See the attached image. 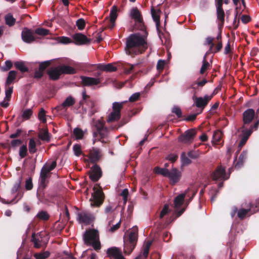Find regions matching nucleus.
Returning <instances> with one entry per match:
<instances>
[{
	"label": "nucleus",
	"mask_w": 259,
	"mask_h": 259,
	"mask_svg": "<svg viewBox=\"0 0 259 259\" xmlns=\"http://www.w3.org/2000/svg\"><path fill=\"white\" fill-rule=\"evenodd\" d=\"M94 192L92 194L91 205L93 206L100 207L103 203L105 199V195L101 187L97 189L96 186L93 188Z\"/></svg>",
	"instance_id": "7ed1b4c3"
},
{
	"label": "nucleus",
	"mask_w": 259,
	"mask_h": 259,
	"mask_svg": "<svg viewBox=\"0 0 259 259\" xmlns=\"http://www.w3.org/2000/svg\"><path fill=\"white\" fill-rule=\"evenodd\" d=\"M181 177V172L178 169L173 168L170 170H168L166 177L169 179L171 185H175L180 181Z\"/></svg>",
	"instance_id": "1a4fd4ad"
},
{
	"label": "nucleus",
	"mask_w": 259,
	"mask_h": 259,
	"mask_svg": "<svg viewBox=\"0 0 259 259\" xmlns=\"http://www.w3.org/2000/svg\"><path fill=\"white\" fill-rule=\"evenodd\" d=\"M34 34V30L27 27H24L21 32L22 39L25 43H32L36 39Z\"/></svg>",
	"instance_id": "0eeeda50"
},
{
	"label": "nucleus",
	"mask_w": 259,
	"mask_h": 259,
	"mask_svg": "<svg viewBox=\"0 0 259 259\" xmlns=\"http://www.w3.org/2000/svg\"><path fill=\"white\" fill-rule=\"evenodd\" d=\"M117 7L116 6H113L111 10L110 11V25L109 26V28L110 29H112L115 25V22L117 18Z\"/></svg>",
	"instance_id": "a878e982"
},
{
	"label": "nucleus",
	"mask_w": 259,
	"mask_h": 259,
	"mask_svg": "<svg viewBox=\"0 0 259 259\" xmlns=\"http://www.w3.org/2000/svg\"><path fill=\"white\" fill-rule=\"evenodd\" d=\"M99 238V232L95 229H89L85 231L83 235V240L85 244L90 245L92 242Z\"/></svg>",
	"instance_id": "423d86ee"
},
{
	"label": "nucleus",
	"mask_w": 259,
	"mask_h": 259,
	"mask_svg": "<svg viewBox=\"0 0 259 259\" xmlns=\"http://www.w3.org/2000/svg\"><path fill=\"white\" fill-rule=\"evenodd\" d=\"M181 159L183 165H188L191 163V160L186 156L184 152L182 153Z\"/></svg>",
	"instance_id": "13d9d810"
},
{
	"label": "nucleus",
	"mask_w": 259,
	"mask_h": 259,
	"mask_svg": "<svg viewBox=\"0 0 259 259\" xmlns=\"http://www.w3.org/2000/svg\"><path fill=\"white\" fill-rule=\"evenodd\" d=\"M76 25L79 30H83L85 26V22L83 19L80 18L76 21Z\"/></svg>",
	"instance_id": "5fc2aeb1"
},
{
	"label": "nucleus",
	"mask_w": 259,
	"mask_h": 259,
	"mask_svg": "<svg viewBox=\"0 0 259 259\" xmlns=\"http://www.w3.org/2000/svg\"><path fill=\"white\" fill-rule=\"evenodd\" d=\"M211 177L213 180H225L228 179V178L226 177L225 168L222 166H219L217 167L211 175Z\"/></svg>",
	"instance_id": "dca6fc26"
},
{
	"label": "nucleus",
	"mask_w": 259,
	"mask_h": 259,
	"mask_svg": "<svg viewBox=\"0 0 259 259\" xmlns=\"http://www.w3.org/2000/svg\"><path fill=\"white\" fill-rule=\"evenodd\" d=\"M247 152L246 151H243L239 156L238 160L235 165V168L236 169H239L241 168L243 166L245 160L247 159Z\"/></svg>",
	"instance_id": "cd10ccee"
},
{
	"label": "nucleus",
	"mask_w": 259,
	"mask_h": 259,
	"mask_svg": "<svg viewBox=\"0 0 259 259\" xmlns=\"http://www.w3.org/2000/svg\"><path fill=\"white\" fill-rule=\"evenodd\" d=\"M131 16L135 21V27L137 29L141 31L146 30L142 16L137 8H133L131 10Z\"/></svg>",
	"instance_id": "20e7f679"
},
{
	"label": "nucleus",
	"mask_w": 259,
	"mask_h": 259,
	"mask_svg": "<svg viewBox=\"0 0 259 259\" xmlns=\"http://www.w3.org/2000/svg\"><path fill=\"white\" fill-rule=\"evenodd\" d=\"M135 66V65L127 63L124 67V70L126 74L131 73L132 72Z\"/></svg>",
	"instance_id": "338daca9"
},
{
	"label": "nucleus",
	"mask_w": 259,
	"mask_h": 259,
	"mask_svg": "<svg viewBox=\"0 0 259 259\" xmlns=\"http://www.w3.org/2000/svg\"><path fill=\"white\" fill-rule=\"evenodd\" d=\"M222 133L220 131L215 132L213 135V140L217 143L220 142L222 137Z\"/></svg>",
	"instance_id": "680f3d73"
},
{
	"label": "nucleus",
	"mask_w": 259,
	"mask_h": 259,
	"mask_svg": "<svg viewBox=\"0 0 259 259\" xmlns=\"http://www.w3.org/2000/svg\"><path fill=\"white\" fill-rule=\"evenodd\" d=\"M212 96L205 95L204 98L202 97H196L194 96L193 99L194 101L195 106L201 108L202 111L204 107L207 105L208 102L211 99Z\"/></svg>",
	"instance_id": "ddd939ff"
},
{
	"label": "nucleus",
	"mask_w": 259,
	"mask_h": 259,
	"mask_svg": "<svg viewBox=\"0 0 259 259\" xmlns=\"http://www.w3.org/2000/svg\"><path fill=\"white\" fill-rule=\"evenodd\" d=\"M168 170L167 168H160L158 166H156L154 168V172L155 174L161 175L165 177H167Z\"/></svg>",
	"instance_id": "4c0bfd02"
},
{
	"label": "nucleus",
	"mask_w": 259,
	"mask_h": 259,
	"mask_svg": "<svg viewBox=\"0 0 259 259\" xmlns=\"http://www.w3.org/2000/svg\"><path fill=\"white\" fill-rule=\"evenodd\" d=\"M123 103L114 102L113 103V111L120 113L121 109L123 107Z\"/></svg>",
	"instance_id": "c03bdc74"
},
{
	"label": "nucleus",
	"mask_w": 259,
	"mask_h": 259,
	"mask_svg": "<svg viewBox=\"0 0 259 259\" xmlns=\"http://www.w3.org/2000/svg\"><path fill=\"white\" fill-rule=\"evenodd\" d=\"M14 66L17 69L22 73L28 71V68L25 65L24 62L16 61L14 63Z\"/></svg>",
	"instance_id": "2f4dec72"
},
{
	"label": "nucleus",
	"mask_w": 259,
	"mask_h": 259,
	"mask_svg": "<svg viewBox=\"0 0 259 259\" xmlns=\"http://www.w3.org/2000/svg\"><path fill=\"white\" fill-rule=\"evenodd\" d=\"M21 188V182L19 181L15 183L12 189V193L14 194L17 192L20 191Z\"/></svg>",
	"instance_id": "69168bd1"
},
{
	"label": "nucleus",
	"mask_w": 259,
	"mask_h": 259,
	"mask_svg": "<svg viewBox=\"0 0 259 259\" xmlns=\"http://www.w3.org/2000/svg\"><path fill=\"white\" fill-rule=\"evenodd\" d=\"M38 138L42 141H45L48 142L50 141V136L47 129H41L38 133Z\"/></svg>",
	"instance_id": "c756f323"
},
{
	"label": "nucleus",
	"mask_w": 259,
	"mask_h": 259,
	"mask_svg": "<svg viewBox=\"0 0 259 259\" xmlns=\"http://www.w3.org/2000/svg\"><path fill=\"white\" fill-rule=\"evenodd\" d=\"M5 20L6 25L9 27L14 26L16 22V19L11 13H9L5 16Z\"/></svg>",
	"instance_id": "473e14b6"
},
{
	"label": "nucleus",
	"mask_w": 259,
	"mask_h": 259,
	"mask_svg": "<svg viewBox=\"0 0 259 259\" xmlns=\"http://www.w3.org/2000/svg\"><path fill=\"white\" fill-rule=\"evenodd\" d=\"M13 67V63L10 60H7L5 62V65L1 67V71L6 72L11 69Z\"/></svg>",
	"instance_id": "37998d69"
},
{
	"label": "nucleus",
	"mask_w": 259,
	"mask_h": 259,
	"mask_svg": "<svg viewBox=\"0 0 259 259\" xmlns=\"http://www.w3.org/2000/svg\"><path fill=\"white\" fill-rule=\"evenodd\" d=\"M207 56V53H205V55L203 57V59L202 61V65L200 70V73L201 74L204 73L207 70L209 69L211 67L210 64L206 60Z\"/></svg>",
	"instance_id": "7c9ffc66"
},
{
	"label": "nucleus",
	"mask_w": 259,
	"mask_h": 259,
	"mask_svg": "<svg viewBox=\"0 0 259 259\" xmlns=\"http://www.w3.org/2000/svg\"><path fill=\"white\" fill-rule=\"evenodd\" d=\"M143 34L139 33L131 34L126 41V53L132 57L144 53L148 48L147 37L148 32L143 30Z\"/></svg>",
	"instance_id": "f257e3e1"
},
{
	"label": "nucleus",
	"mask_w": 259,
	"mask_h": 259,
	"mask_svg": "<svg viewBox=\"0 0 259 259\" xmlns=\"http://www.w3.org/2000/svg\"><path fill=\"white\" fill-rule=\"evenodd\" d=\"M151 15L153 20L155 21L156 23V26L157 30L159 31V28L160 26V16L159 13L161 12L159 9L157 11L153 7H152L151 9Z\"/></svg>",
	"instance_id": "5701e85b"
},
{
	"label": "nucleus",
	"mask_w": 259,
	"mask_h": 259,
	"mask_svg": "<svg viewBox=\"0 0 259 259\" xmlns=\"http://www.w3.org/2000/svg\"><path fill=\"white\" fill-rule=\"evenodd\" d=\"M50 176L51 175L50 173H48L46 170L41 168L39 178L40 189H45L48 183V179L49 178Z\"/></svg>",
	"instance_id": "6ab92c4d"
},
{
	"label": "nucleus",
	"mask_w": 259,
	"mask_h": 259,
	"mask_svg": "<svg viewBox=\"0 0 259 259\" xmlns=\"http://www.w3.org/2000/svg\"><path fill=\"white\" fill-rule=\"evenodd\" d=\"M169 212L170 210L169 209V206L168 204H165L160 213L159 218L160 219H162L165 215L167 214Z\"/></svg>",
	"instance_id": "3c124183"
},
{
	"label": "nucleus",
	"mask_w": 259,
	"mask_h": 259,
	"mask_svg": "<svg viewBox=\"0 0 259 259\" xmlns=\"http://www.w3.org/2000/svg\"><path fill=\"white\" fill-rule=\"evenodd\" d=\"M90 179L94 182H97L102 176L101 167L97 164H94L89 171Z\"/></svg>",
	"instance_id": "9b49d317"
},
{
	"label": "nucleus",
	"mask_w": 259,
	"mask_h": 259,
	"mask_svg": "<svg viewBox=\"0 0 259 259\" xmlns=\"http://www.w3.org/2000/svg\"><path fill=\"white\" fill-rule=\"evenodd\" d=\"M255 117V111L253 109L249 108L244 111L242 114L243 124L241 128H244L246 125L250 124Z\"/></svg>",
	"instance_id": "9d476101"
},
{
	"label": "nucleus",
	"mask_w": 259,
	"mask_h": 259,
	"mask_svg": "<svg viewBox=\"0 0 259 259\" xmlns=\"http://www.w3.org/2000/svg\"><path fill=\"white\" fill-rule=\"evenodd\" d=\"M81 84L84 87H91L99 84L101 80L98 78H94L85 76H80Z\"/></svg>",
	"instance_id": "4468645a"
},
{
	"label": "nucleus",
	"mask_w": 259,
	"mask_h": 259,
	"mask_svg": "<svg viewBox=\"0 0 259 259\" xmlns=\"http://www.w3.org/2000/svg\"><path fill=\"white\" fill-rule=\"evenodd\" d=\"M59 67L61 74H74L76 72V70L70 66L62 65L59 66Z\"/></svg>",
	"instance_id": "bb28decb"
},
{
	"label": "nucleus",
	"mask_w": 259,
	"mask_h": 259,
	"mask_svg": "<svg viewBox=\"0 0 259 259\" xmlns=\"http://www.w3.org/2000/svg\"><path fill=\"white\" fill-rule=\"evenodd\" d=\"M17 72L14 70H11L9 72L6 84L7 85H10L13 81L16 79Z\"/></svg>",
	"instance_id": "72a5a7b5"
},
{
	"label": "nucleus",
	"mask_w": 259,
	"mask_h": 259,
	"mask_svg": "<svg viewBox=\"0 0 259 259\" xmlns=\"http://www.w3.org/2000/svg\"><path fill=\"white\" fill-rule=\"evenodd\" d=\"M121 116L120 113H118L114 111H112L109 114L107 121L108 122H111L114 121L118 120L120 119Z\"/></svg>",
	"instance_id": "c9c22d12"
},
{
	"label": "nucleus",
	"mask_w": 259,
	"mask_h": 259,
	"mask_svg": "<svg viewBox=\"0 0 259 259\" xmlns=\"http://www.w3.org/2000/svg\"><path fill=\"white\" fill-rule=\"evenodd\" d=\"M171 112L173 113H175L178 118H181L182 117V112L181 109L178 106H175L172 108Z\"/></svg>",
	"instance_id": "6e6d98bb"
},
{
	"label": "nucleus",
	"mask_w": 259,
	"mask_h": 259,
	"mask_svg": "<svg viewBox=\"0 0 259 259\" xmlns=\"http://www.w3.org/2000/svg\"><path fill=\"white\" fill-rule=\"evenodd\" d=\"M95 127L100 137V139L99 140L101 141V139L106 137L108 128L105 126L104 122L101 120H98L96 122ZM102 142H104V141H102Z\"/></svg>",
	"instance_id": "f3484780"
},
{
	"label": "nucleus",
	"mask_w": 259,
	"mask_h": 259,
	"mask_svg": "<svg viewBox=\"0 0 259 259\" xmlns=\"http://www.w3.org/2000/svg\"><path fill=\"white\" fill-rule=\"evenodd\" d=\"M165 63L166 61L165 60L161 59L158 60L156 68L159 72H161L163 70Z\"/></svg>",
	"instance_id": "bf43d9fd"
},
{
	"label": "nucleus",
	"mask_w": 259,
	"mask_h": 259,
	"mask_svg": "<svg viewBox=\"0 0 259 259\" xmlns=\"http://www.w3.org/2000/svg\"><path fill=\"white\" fill-rule=\"evenodd\" d=\"M106 253L108 257L115 259L122 253V251L120 248L114 246L109 248L107 250Z\"/></svg>",
	"instance_id": "4be33fe9"
},
{
	"label": "nucleus",
	"mask_w": 259,
	"mask_h": 259,
	"mask_svg": "<svg viewBox=\"0 0 259 259\" xmlns=\"http://www.w3.org/2000/svg\"><path fill=\"white\" fill-rule=\"evenodd\" d=\"M38 118L42 122L46 123L47 119L46 118V111L43 108H41L38 113Z\"/></svg>",
	"instance_id": "4d7b16f0"
},
{
	"label": "nucleus",
	"mask_w": 259,
	"mask_h": 259,
	"mask_svg": "<svg viewBox=\"0 0 259 259\" xmlns=\"http://www.w3.org/2000/svg\"><path fill=\"white\" fill-rule=\"evenodd\" d=\"M27 148L26 145H22L19 149V156L21 158H24L27 155Z\"/></svg>",
	"instance_id": "603ef678"
},
{
	"label": "nucleus",
	"mask_w": 259,
	"mask_h": 259,
	"mask_svg": "<svg viewBox=\"0 0 259 259\" xmlns=\"http://www.w3.org/2000/svg\"><path fill=\"white\" fill-rule=\"evenodd\" d=\"M23 196V192L22 191H19L18 192L17 196L13 199L10 202H6L5 201H3V202L4 203H10L15 202L16 203L18 200L21 199Z\"/></svg>",
	"instance_id": "864d4df0"
},
{
	"label": "nucleus",
	"mask_w": 259,
	"mask_h": 259,
	"mask_svg": "<svg viewBox=\"0 0 259 259\" xmlns=\"http://www.w3.org/2000/svg\"><path fill=\"white\" fill-rule=\"evenodd\" d=\"M32 113L31 109H28L25 110L22 114V117L25 119H28L30 118Z\"/></svg>",
	"instance_id": "0e129e2a"
},
{
	"label": "nucleus",
	"mask_w": 259,
	"mask_h": 259,
	"mask_svg": "<svg viewBox=\"0 0 259 259\" xmlns=\"http://www.w3.org/2000/svg\"><path fill=\"white\" fill-rule=\"evenodd\" d=\"M56 166L57 162L56 161H54L52 162L50 165L49 166L47 164H45L43 166L42 168L48 173H50L51 170H53L56 167Z\"/></svg>",
	"instance_id": "de8ad7c7"
},
{
	"label": "nucleus",
	"mask_w": 259,
	"mask_h": 259,
	"mask_svg": "<svg viewBox=\"0 0 259 259\" xmlns=\"http://www.w3.org/2000/svg\"><path fill=\"white\" fill-rule=\"evenodd\" d=\"M253 131V126L250 125L249 129H246V127L244 128H242V133L243 134V137L248 139L249 136L251 135Z\"/></svg>",
	"instance_id": "a18cd8bd"
},
{
	"label": "nucleus",
	"mask_w": 259,
	"mask_h": 259,
	"mask_svg": "<svg viewBox=\"0 0 259 259\" xmlns=\"http://www.w3.org/2000/svg\"><path fill=\"white\" fill-rule=\"evenodd\" d=\"M89 155L90 162L95 164L100 160L101 156L100 150L95 148H93L90 150Z\"/></svg>",
	"instance_id": "412c9836"
},
{
	"label": "nucleus",
	"mask_w": 259,
	"mask_h": 259,
	"mask_svg": "<svg viewBox=\"0 0 259 259\" xmlns=\"http://www.w3.org/2000/svg\"><path fill=\"white\" fill-rule=\"evenodd\" d=\"M52 63V60H48L40 63L39 69L44 72L48 67L51 65Z\"/></svg>",
	"instance_id": "49530a36"
},
{
	"label": "nucleus",
	"mask_w": 259,
	"mask_h": 259,
	"mask_svg": "<svg viewBox=\"0 0 259 259\" xmlns=\"http://www.w3.org/2000/svg\"><path fill=\"white\" fill-rule=\"evenodd\" d=\"M196 134L195 129H190L186 131L183 134L180 135L178 138L179 141L185 144L191 143Z\"/></svg>",
	"instance_id": "6e6552de"
},
{
	"label": "nucleus",
	"mask_w": 259,
	"mask_h": 259,
	"mask_svg": "<svg viewBox=\"0 0 259 259\" xmlns=\"http://www.w3.org/2000/svg\"><path fill=\"white\" fill-rule=\"evenodd\" d=\"M50 253L48 251H46L41 253H37L34 254L36 259H46L50 256Z\"/></svg>",
	"instance_id": "ea45409f"
},
{
	"label": "nucleus",
	"mask_w": 259,
	"mask_h": 259,
	"mask_svg": "<svg viewBox=\"0 0 259 259\" xmlns=\"http://www.w3.org/2000/svg\"><path fill=\"white\" fill-rule=\"evenodd\" d=\"M31 241L33 243L35 248H39L41 247L40 241L39 239L36 238L34 233L32 234Z\"/></svg>",
	"instance_id": "09e8293b"
},
{
	"label": "nucleus",
	"mask_w": 259,
	"mask_h": 259,
	"mask_svg": "<svg viewBox=\"0 0 259 259\" xmlns=\"http://www.w3.org/2000/svg\"><path fill=\"white\" fill-rule=\"evenodd\" d=\"M47 73L50 78L53 80H58L61 74L59 66L52 68L48 70Z\"/></svg>",
	"instance_id": "b1692460"
},
{
	"label": "nucleus",
	"mask_w": 259,
	"mask_h": 259,
	"mask_svg": "<svg viewBox=\"0 0 259 259\" xmlns=\"http://www.w3.org/2000/svg\"><path fill=\"white\" fill-rule=\"evenodd\" d=\"M25 187L27 190H31V189H32L33 183L32 179L31 177L29 178L28 179L26 180L25 182Z\"/></svg>",
	"instance_id": "e2e57ef3"
},
{
	"label": "nucleus",
	"mask_w": 259,
	"mask_h": 259,
	"mask_svg": "<svg viewBox=\"0 0 259 259\" xmlns=\"http://www.w3.org/2000/svg\"><path fill=\"white\" fill-rule=\"evenodd\" d=\"M36 217L41 220L47 221L50 216L47 211L42 210L37 214Z\"/></svg>",
	"instance_id": "79ce46f5"
},
{
	"label": "nucleus",
	"mask_w": 259,
	"mask_h": 259,
	"mask_svg": "<svg viewBox=\"0 0 259 259\" xmlns=\"http://www.w3.org/2000/svg\"><path fill=\"white\" fill-rule=\"evenodd\" d=\"M217 19L220 21L219 27H223L225 22V12L223 9H217Z\"/></svg>",
	"instance_id": "c85d7f7f"
},
{
	"label": "nucleus",
	"mask_w": 259,
	"mask_h": 259,
	"mask_svg": "<svg viewBox=\"0 0 259 259\" xmlns=\"http://www.w3.org/2000/svg\"><path fill=\"white\" fill-rule=\"evenodd\" d=\"M13 91V87H10V85H7L6 84L5 94L6 96L5 98V100L9 101L11 98L12 94Z\"/></svg>",
	"instance_id": "e433bc0d"
},
{
	"label": "nucleus",
	"mask_w": 259,
	"mask_h": 259,
	"mask_svg": "<svg viewBox=\"0 0 259 259\" xmlns=\"http://www.w3.org/2000/svg\"><path fill=\"white\" fill-rule=\"evenodd\" d=\"M73 135L75 137V140H82L83 138L84 133L81 128L79 127H75L73 130Z\"/></svg>",
	"instance_id": "f704fd0d"
},
{
	"label": "nucleus",
	"mask_w": 259,
	"mask_h": 259,
	"mask_svg": "<svg viewBox=\"0 0 259 259\" xmlns=\"http://www.w3.org/2000/svg\"><path fill=\"white\" fill-rule=\"evenodd\" d=\"M254 205L250 203V207L248 209L241 208L238 210L237 212V216L239 218L240 220H243L245 217L247 215L248 213H250V214H253L257 211V210L255 209H257L258 208L256 205L254 208H253Z\"/></svg>",
	"instance_id": "a211bd4d"
},
{
	"label": "nucleus",
	"mask_w": 259,
	"mask_h": 259,
	"mask_svg": "<svg viewBox=\"0 0 259 259\" xmlns=\"http://www.w3.org/2000/svg\"><path fill=\"white\" fill-rule=\"evenodd\" d=\"M78 219L80 223L90 225L93 221L92 215L88 212H81L78 213Z\"/></svg>",
	"instance_id": "aec40b11"
},
{
	"label": "nucleus",
	"mask_w": 259,
	"mask_h": 259,
	"mask_svg": "<svg viewBox=\"0 0 259 259\" xmlns=\"http://www.w3.org/2000/svg\"><path fill=\"white\" fill-rule=\"evenodd\" d=\"M195 195V192L188 189L183 193L178 195L174 200V205L176 209H179L183 204L184 200L185 197H189V201H191Z\"/></svg>",
	"instance_id": "39448f33"
},
{
	"label": "nucleus",
	"mask_w": 259,
	"mask_h": 259,
	"mask_svg": "<svg viewBox=\"0 0 259 259\" xmlns=\"http://www.w3.org/2000/svg\"><path fill=\"white\" fill-rule=\"evenodd\" d=\"M29 151L31 154H34L37 151L36 143L33 139H30L28 144Z\"/></svg>",
	"instance_id": "58836bf2"
},
{
	"label": "nucleus",
	"mask_w": 259,
	"mask_h": 259,
	"mask_svg": "<svg viewBox=\"0 0 259 259\" xmlns=\"http://www.w3.org/2000/svg\"><path fill=\"white\" fill-rule=\"evenodd\" d=\"M98 69L101 71H105L107 72H114L117 70V67L114 66L112 64L109 63L107 64H98Z\"/></svg>",
	"instance_id": "393cba45"
},
{
	"label": "nucleus",
	"mask_w": 259,
	"mask_h": 259,
	"mask_svg": "<svg viewBox=\"0 0 259 259\" xmlns=\"http://www.w3.org/2000/svg\"><path fill=\"white\" fill-rule=\"evenodd\" d=\"M73 151L74 155L76 156H79L82 154V151L81 149V145L76 144L73 146Z\"/></svg>",
	"instance_id": "8fccbe9b"
},
{
	"label": "nucleus",
	"mask_w": 259,
	"mask_h": 259,
	"mask_svg": "<svg viewBox=\"0 0 259 259\" xmlns=\"http://www.w3.org/2000/svg\"><path fill=\"white\" fill-rule=\"evenodd\" d=\"M116 208L113 205L109 204L106 206L104 209V213L106 214H109L114 212Z\"/></svg>",
	"instance_id": "052dcab7"
},
{
	"label": "nucleus",
	"mask_w": 259,
	"mask_h": 259,
	"mask_svg": "<svg viewBox=\"0 0 259 259\" xmlns=\"http://www.w3.org/2000/svg\"><path fill=\"white\" fill-rule=\"evenodd\" d=\"M73 42L78 46L89 45L91 40L81 33H76L72 35Z\"/></svg>",
	"instance_id": "f8f14e48"
},
{
	"label": "nucleus",
	"mask_w": 259,
	"mask_h": 259,
	"mask_svg": "<svg viewBox=\"0 0 259 259\" xmlns=\"http://www.w3.org/2000/svg\"><path fill=\"white\" fill-rule=\"evenodd\" d=\"M138 240L137 229L131 231L126 238H124L123 251L125 254H130L135 248Z\"/></svg>",
	"instance_id": "f03ea898"
},
{
	"label": "nucleus",
	"mask_w": 259,
	"mask_h": 259,
	"mask_svg": "<svg viewBox=\"0 0 259 259\" xmlns=\"http://www.w3.org/2000/svg\"><path fill=\"white\" fill-rule=\"evenodd\" d=\"M75 103L74 98L69 96L65 100V101L61 104L55 108V110L57 111H61L63 110L66 111L67 108L69 107L72 106Z\"/></svg>",
	"instance_id": "2eb2a0df"
},
{
	"label": "nucleus",
	"mask_w": 259,
	"mask_h": 259,
	"mask_svg": "<svg viewBox=\"0 0 259 259\" xmlns=\"http://www.w3.org/2000/svg\"><path fill=\"white\" fill-rule=\"evenodd\" d=\"M34 33L41 36H46L49 34L50 31L48 29L44 28H36L34 31Z\"/></svg>",
	"instance_id": "a19ab883"
},
{
	"label": "nucleus",
	"mask_w": 259,
	"mask_h": 259,
	"mask_svg": "<svg viewBox=\"0 0 259 259\" xmlns=\"http://www.w3.org/2000/svg\"><path fill=\"white\" fill-rule=\"evenodd\" d=\"M149 252V249L144 248L143 254L139 255L135 259H142V258H143V259H146L148 256Z\"/></svg>",
	"instance_id": "774afa93"
}]
</instances>
